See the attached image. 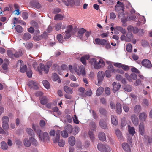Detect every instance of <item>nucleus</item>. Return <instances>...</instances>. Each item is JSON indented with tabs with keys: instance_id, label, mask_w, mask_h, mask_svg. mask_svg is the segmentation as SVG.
I'll return each instance as SVG.
<instances>
[{
	"instance_id": "30",
	"label": "nucleus",
	"mask_w": 152,
	"mask_h": 152,
	"mask_svg": "<svg viewBox=\"0 0 152 152\" xmlns=\"http://www.w3.org/2000/svg\"><path fill=\"white\" fill-rule=\"evenodd\" d=\"M123 88L125 91L128 92H131L132 90V87L129 85H124Z\"/></svg>"
},
{
	"instance_id": "47",
	"label": "nucleus",
	"mask_w": 152,
	"mask_h": 152,
	"mask_svg": "<svg viewBox=\"0 0 152 152\" xmlns=\"http://www.w3.org/2000/svg\"><path fill=\"white\" fill-rule=\"evenodd\" d=\"M68 132L66 130H63L61 132V136L64 138L67 137L68 136Z\"/></svg>"
},
{
	"instance_id": "17",
	"label": "nucleus",
	"mask_w": 152,
	"mask_h": 152,
	"mask_svg": "<svg viewBox=\"0 0 152 152\" xmlns=\"http://www.w3.org/2000/svg\"><path fill=\"white\" fill-rule=\"evenodd\" d=\"M112 85L113 87V90L114 92L118 90L121 87V85L119 83H117L115 82H114Z\"/></svg>"
},
{
	"instance_id": "55",
	"label": "nucleus",
	"mask_w": 152,
	"mask_h": 152,
	"mask_svg": "<svg viewBox=\"0 0 152 152\" xmlns=\"http://www.w3.org/2000/svg\"><path fill=\"white\" fill-rule=\"evenodd\" d=\"M79 128L78 127L74 128L72 132L73 134L74 135H76L79 132Z\"/></svg>"
},
{
	"instance_id": "1",
	"label": "nucleus",
	"mask_w": 152,
	"mask_h": 152,
	"mask_svg": "<svg viewBox=\"0 0 152 152\" xmlns=\"http://www.w3.org/2000/svg\"><path fill=\"white\" fill-rule=\"evenodd\" d=\"M89 63L91 65H93L94 68L96 69H99L105 65V63L103 60L100 59L97 61L96 59L94 58L90 59Z\"/></svg>"
},
{
	"instance_id": "39",
	"label": "nucleus",
	"mask_w": 152,
	"mask_h": 152,
	"mask_svg": "<svg viewBox=\"0 0 152 152\" xmlns=\"http://www.w3.org/2000/svg\"><path fill=\"white\" fill-rule=\"evenodd\" d=\"M141 110V108L140 105H137L134 107V111L135 113H139Z\"/></svg>"
},
{
	"instance_id": "20",
	"label": "nucleus",
	"mask_w": 152,
	"mask_h": 152,
	"mask_svg": "<svg viewBox=\"0 0 152 152\" xmlns=\"http://www.w3.org/2000/svg\"><path fill=\"white\" fill-rule=\"evenodd\" d=\"M147 115L144 112L141 113L139 114V117L140 120L145 121L147 118Z\"/></svg>"
},
{
	"instance_id": "16",
	"label": "nucleus",
	"mask_w": 152,
	"mask_h": 152,
	"mask_svg": "<svg viewBox=\"0 0 152 152\" xmlns=\"http://www.w3.org/2000/svg\"><path fill=\"white\" fill-rule=\"evenodd\" d=\"M89 55H85L80 58V61L83 65H86V60L89 59Z\"/></svg>"
},
{
	"instance_id": "6",
	"label": "nucleus",
	"mask_w": 152,
	"mask_h": 152,
	"mask_svg": "<svg viewBox=\"0 0 152 152\" xmlns=\"http://www.w3.org/2000/svg\"><path fill=\"white\" fill-rule=\"evenodd\" d=\"M114 65L117 67L121 68L124 71H127L129 69V66L126 65L124 64L119 63H115L114 64Z\"/></svg>"
},
{
	"instance_id": "7",
	"label": "nucleus",
	"mask_w": 152,
	"mask_h": 152,
	"mask_svg": "<svg viewBox=\"0 0 152 152\" xmlns=\"http://www.w3.org/2000/svg\"><path fill=\"white\" fill-rule=\"evenodd\" d=\"M78 68V66L76 64H74L73 67L71 65L69 66V69L71 72L73 73L75 72L78 75H80V72L79 71Z\"/></svg>"
},
{
	"instance_id": "41",
	"label": "nucleus",
	"mask_w": 152,
	"mask_h": 152,
	"mask_svg": "<svg viewBox=\"0 0 152 152\" xmlns=\"http://www.w3.org/2000/svg\"><path fill=\"white\" fill-rule=\"evenodd\" d=\"M63 16L60 14H58L55 15L54 19L56 20H61L63 19Z\"/></svg>"
},
{
	"instance_id": "3",
	"label": "nucleus",
	"mask_w": 152,
	"mask_h": 152,
	"mask_svg": "<svg viewBox=\"0 0 152 152\" xmlns=\"http://www.w3.org/2000/svg\"><path fill=\"white\" fill-rule=\"evenodd\" d=\"M36 132L41 141L44 142L45 140H49V137L47 132H45L42 133V131L40 129H37Z\"/></svg>"
},
{
	"instance_id": "54",
	"label": "nucleus",
	"mask_w": 152,
	"mask_h": 152,
	"mask_svg": "<svg viewBox=\"0 0 152 152\" xmlns=\"http://www.w3.org/2000/svg\"><path fill=\"white\" fill-rule=\"evenodd\" d=\"M2 127L5 130H7L9 128L8 123L2 122Z\"/></svg>"
},
{
	"instance_id": "46",
	"label": "nucleus",
	"mask_w": 152,
	"mask_h": 152,
	"mask_svg": "<svg viewBox=\"0 0 152 152\" xmlns=\"http://www.w3.org/2000/svg\"><path fill=\"white\" fill-rule=\"evenodd\" d=\"M15 28L16 31L18 33H21L23 31V28L20 25H17L16 27Z\"/></svg>"
},
{
	"instance_id": "58",
	"label": "nucleus",
	"mask_w": 152,
	"mask_h": 152,
	"mask_svg": "<svg viewBox=\"0 0 152 152\" xmlns=\"http://www.w3.org/2000/svg\"><path fill=\"white\" fill-rule=\"evenodd\" d=\"M117 5L116 6H118L120 7H121V9H124V4L123 3L118 1L117 2Z\"/></svg>"
},
{
	"instance_id": "13",
	"label": "nucleus",
	"mask_w": 152,
	"mask_h": 152,
	"mask_svg": "<svg viewBox=\"0 0 152 152\" xmlns=\"http://www.w3.org/2000/svg\"><path fill=\"white\" fill-rule=\"evenodd\" d=\"M104 76V74L103 71H100L98 72L97 77L98 83L101 82L103 80Z\"/></svg>"
},
{
	"instance_id": "62",
	"label": "nucleus",
	"mask_w": 152,
	"mask_h": 152,
	"mask_svg": "<svg viewBox=\"0 0 152 152\" xmlns=\"http://www.w3.org/2000/svg\"><path fill=\"white\" fill-rule=\"evenodd\" d=\"M129 20H132L134 21H136L137 20V18H136L135 15H130L129 16Z\"/></svg>"
},
{
	"instance_id": "40",
	"label": "nucleus",
	"mask_w": 152,
	"mask_h": 152,
	"mask_svg": "<svg viewBox=\"0 0 152 152\" xmlns=\"http://www.w3.org/2000/svg\"><path fill=\"white\" fill-rule=\"evenodd\" d=\"M115 134L118 139H121L122 138V134L120 130L117 129L115 131Z\"/></svg>"
},
{
	"instance_id": "11",
	"label": "nucleus",
	"mask_w": 152,
	"mask_h": 152,
	"mask_svg": "<svg viewBox=\"0 0 152 152\" xmlns=\"http://www.w3.org/2000/svg\"><path fill=\"white\" fill-rule=\"evenodd\" d=\"M122 146L123 150L126 152H131V150L129 144L126 142H123Z\"/></svg>"
},
{
	"instance_id": "48",
	"label": "nucleus",
	"mask_w": 152,
	"mask_h": 152,
	"mask_svg": "<svg viewBox=\"0 0 152 152\" xmlns=\"http://www.w3.org/2000/svg\"><path fill=\"white\" fill-rule=\"evenodd\" d=\"M58 78L59 77L56 73H54L52 74V79L53 81H56L58 79Z\"/></svg>"
},
{
	"instance_id": "31",
	"label": "nucleus",
	"mask_w": 152,
	"mask_h": 152,
	"mask_svg": "<svg viewBox=\"0 0 152 152\" xmlns=\"http://www.w3.org/2000/svg\"><path fill=\"white\" fill-rule=\"evenodd\" d=\"M115 29L120 31L123 34H125L126 33V30L120 26H117L116 27Z\"/></svg>"
},
{
	"instance_id": "22",
	"label": "nucleus",
	"mask_w": 152,
	"mask_h": 152,
	"mask_svg": "<svg viewBox=\"0 0 152 152\" xmlns=\"http://www.w3.org/2000/svg\"><path fill=\"white\" fill-rule=\"evenodd\" d=\"M116 111L117 113L120 114L122 112L121 105L120 103H117L116 105Z\"/></svg>"
},
{
	"instance_id": "37",
	"label": "nucleus",
	"mask_w": 152,
	"mask_h": 152,
	"mask_svg": "<svg viewBox=\"0 0 152 152\" xmlns=\"http://www.w3.org/2000/svg\"><path fill=\"white\" fill-rule=\"evenodd\" d=\"M32 66L35 70H38L40 73L42 74V72L41 71L39 70L38 66L37 63L35 61L33 62L32 64Z\"/></svg>"
},
{
	"instance_id": "63",
	"label": "nucleus",
	"mask_w": 152,
	"mask_h": 152,
	"mask_svg": "<svg viewBox=\"0 0 152 152\" xmlns=\"http://www.w3.org/2000/svg\"><path fill=\"white\" fill-rule=\"evenodd\" d=\"M33 47V44L31 42H29L26 44V48L28 49L31 48Z\"/></svg>"
},
{
	"instance_id": "57",
	"label": "nucleus",
	"mask_w": 152,
	"mask_h": 152,
	"mask_svg": "<svg viewBox=\"0 0 152 152\" xmlns=\"http://www.w3.org/2000/svg\"><path fill=\"white\" fill-rule=\"evenodd\" d=\"M46 125L45 121L43 120H41L40 121L39 125L42 128H44Z\"/></svg>"
},
{
	"instance_id": "19",
	"label": "nucleus",
	"mask_w": 152,
	"mask_h": 152,
	"mask_svg": "<svg viewBox=\"0 0 152 152\" xmlns=\"http://www.w3.org/2000/svg\"><path fill=\"white\" fill-rule=\"evenodd\" d=\"M79 71L80 72V75L81 74L82 76H85L86 74L85 67L83 66H80L79 68Z\"/></svg>"
},
{
	"instance_id": "42",
	"label": "nucleus",
	"mask_w": 152,
	"mask_h": 152,
	"mask_svg": "<svg viewBox=\"0 0 152 152\" xmlns=\"http://www.w3.org/2000/svg\"><path fill=\"white\" fill-rule=\"evenodd\" d=\"M43 86L45 88L48 89L50 88V86L49 83L46 80H43L42 82Z\"/></svg>"
},
{
	"instance_id": "43",
	"label": "nucleus",
	"mask_w": 152,
	"mask_h": 152,
	"mask_svg": "<svg viewBox=\"0 0 152 152\" xmlns=\"http://www.w3.org/2000/svg\"><path fill=\"white\" fill-rule=\"evenodd\" d=\"M20 72L22 73H24L27 70V66L26 65H21L20 66Z\"/></svg>"
},
{
	"instance_id": "9",
	"label": "nucleus",
	"mask_w": 152,
	"mask_h": 152,
	"mask_svg": "<svg viewBox=\"0 0 152 152\" xmlns=\"http://www.w3.org/2000/svg\"><path fill=\"white\" fill-rule=\"evenodd\" d=\"M131 119L134 125L135 126H137L139 124V120L137 116L135 114L132 115Z\"/></svg>"
},
{
	"instance_id": "14",
	"label": "nucleus",
	"mask_w": 152,
	"mask_h": 152,
	"mask_svg": "<svg viewBox=\"0 0 152 152\" xmlns=\"http://www.w3.org/2000/svg\"><path fill=\"white\" fill-rule=\"evenodd\" d=\"M86 31V30L83 28H80L79 29L78 31V34L80 39H83V34Z\"/></svg>"
},
{
	"instance_id": "34",
	"label": "nucleus",
	"mask_w": 152,
	"mask_h": 152,
	"mask_svg": "<svg viewBox=\"0 0 152 152\" xmlns=\"http://www.w3.org/2000/svg\"><path fill=\"white\" fill-rule=\"evenodd\" d=\"M129 132V133L133 136L135 133V129L134 127H131L129 125H128Z\"/></svg>"
},
{
	"instance_id": "50",
	"label": "nucleus",
	"mask_w": 152,
	"mask_h": 152,
	"mask_svg": "<svg viewBox=\"0 0 152 152\" xmlns=\"http://www.w3.org/2000/svg\"><path fill=\"white\" fill-rule=\"evenodd\" d=\"M30 140L31 141L32 144L34 145H38V142L34 138L31 137L30 138Z\"/></svg>"
},
{
	"instance_id": "15",
	"label": "nucleus",
	"mask_w": 152,
	"mask_h": 152,
	"mask_svg": "<svg viewBox=\"0 0 152 152\" xmlns=\"http://www.w3.org/2000/svg\"><path fill=\"white\" fill-rule=\"evenodd\" d=\"M28 85L31 88L35 90H37L38 89V87L36 83L33 81H31L29 82Z\"/></svg>"
},
{
	"instance_id": "29",
	"label": "nucleus",
	"mask_w": 152,
	"mask_h": 152,
	"mask_svg": "<svg viewBox=\"0 0 152 152\" xmlns=\"http://www.w3.org/2000/svg\"><path fill=\"white\" fill-rule=\"evenodd\" d=\"M31 5L33 7L37 9L41 7L40 4L37 1H32Z\"/></svg>"
},
{
	"instance_id": "53",
	"label": "nucleus",
	"mask_w": 152,
	"mask_h": 152,
	"mask_svg": "<svg viewBox=\"0 0 152 152\" xmlns=\"http://www.w3.org/2000/svg\"><path fill=\"white\" fill-rule=\"evenodd\" d=\"M132 45L130 44H129L127 45L126 49L129 52H131L132 50Z\"/></svg>"
},
{
	"instance_id": "33",
	"label": "nucleus",
	"mask_w": 152,
	"mask_h": 152,
	"mask_svg": "<svg viewBox=\"0 0 152 152\" xmlns=\"http://www.w3.org/2000/svg\"><path fill=\"white\" fill-rule=\"evenodd\" d=\"M99 124L100 126L102 129H105L107 128L106 123L103 120H100Z\"/></svg>"
},
{
	"instance_id": "25",
	"label": "nucleus",
	"mask_w": 152,
	"mask_h": 152,
	"mask_svg": "<svg viewBox=\"0 0 152 152\" xmlns=\"http://www.w3.org/2000/svg\"><path fill=\"white\" fill-rule=\"evenodd\" d=\"M69 143L72 146L74 145L75 143V140L74 137L72 136L69 138Z\"/></svg>"
},
{
	"instance_id": "2",
	"label": "nucleus",
	"mask_w": 152,
	"mask_h": 152,
	"mask_svg": "<svg viewBox=\"0 0 152 152\" xmlns=\"http://www.w3.org/2000/svg\"><path fill=\"white\" fill-rule=\"evenodd\" d=\"M60 131L58 130L56 132V137L55 139H53V142L56 143L58 142V145L61 147H63L64 145L65 142L63 140H59L60 137Z\"/></svg>"
},
{
	"instance_id": "26",
	"label": "nucleus",
	"mask_w": 152,
	"mask_h": 152,
	"mask_svg": "<svg viewBox=\"0 0 152 152\" xmlns=\"http://www.w3.org/2000/svg\"><path fill=\"white\" fill-rule=\"evenodd\" d=\"M64 91L67 93L71 94L73 93L72 88H71L70 87L67 86L64 87Z\"/></svg>"
},
{
	"instance_id": "38",
	"label": "nucleus",
	"mask_w": 152,
	"mask_h": 152,
	"mask_svg": "<svg viewBox=\"0 0 152 152\" xmlns=\"http://www.w3.org/2000/svg\"><path fill=\"white\" fill-rule=\"evenodd\" d=\"M92 94V92L91 89H88L85 91V94L83 95V96H91Z\"/></svg>"
},
{
	"instance_id": "5",
	"label": "nucleus",
	"mask_w": 152,
	"mask_h": 152,
	"mask_svg": "<svg viewBox=\"0 0 152 152\" xmlns=\"http://www.w3.org/2000/svg\"><path fill=\"white\" fill-rule=\"evenodd\" d=\"M52 65V63L50 62H48L45 65H44L42 63L40 64V67L41 69L44 71L47 74L48 73L49 68Z\"/></svg>"
},
{
	"instance_id": "64",
	"label": "nucleus",
	"mask_w": 152,
	"mask_h": 152,
	"mask_svg": "<svg viewBox=\"0 0 152 152\" xmlns=\"http://www.w3.org/2000/svg\"><path fill=\"white\" fill-rule=\"evenodd\" d=\"M2 122L8 123L9 121V118L7 116H4L2 118Z\"/></svg>"
},
{
	"instance_id": "21",
	"label": "nucleus",
	"mask_w": 152,
	"mask_h": 152,
	"mask_svg": "<svg viewBox=\"0 0 152 152\" xmlns=\"http://www.w3.org/2000/svg\"><path fill=\"white\" fill-rule=\"evenodd\" d=\"M64 128L65 130L68 133H71L73 129L72 126L69 124L66 125L65 126Z\"/></svg>"
},
{
	"instance_id": "51",
	"label": "nucleus",
	"mask_w": 152,
	"mask_h": 152,
	"mask_svg": "<svg viewBox=\"0 0 152 152\" xmlns=\"http://www.w3.org/2000/svg\"><path fill=\"white\" fill-rule=\"evenodd\" d=\"M62 25V23H61L56 24L55 26V29L56 31L59 30L61 27Z\"/></svg>"
},
{
	"instance_id": "49",
	"label": "nucleus",
	"mask_w": 152,
	"mask_h": 152,
	"mask_svg": "<svg viewBox=\"0 0 152 152\" xmlns=\"http://www.w3.org/2000/svg\"><path fill=\"white\" fill-rule=\"evenodd\" d=\"M88 135L90 137L91 140L93 141L94 140V135L92 132L91 131H89L88 132Z\"/></svg>"
},
{
	"instance_id": "18",
	"label": "nucleus",
	"mask_w": 152,
	"mask_h": 152,
	"mask_svg": "<svg viewBox=\"0 0 152 152\" xmlns=\"http://www.w3.org/2000/svg\"><path fill=\"white\" fill-rule=\"evenodd\" d=\"M111 121L112 124L114 125H117L118 123V120L116 116L114 115H111Z\"/></svg>"
},
{
	"instance_id": "28",
	"label": "nucleus",
	"mask_w": 152,
	"mask_h": 152,
	"mask_svg": "<svg viewBox=\"0 0 152 152\" xmlns=\"http://www.w3.org/2000/svg\"><path fill=\"white\" fill-rule=\"evenodd\" d=\"M40 103L43 104H45L48 102V99L46 97L44 96H41L40 98Z\"/></svg>"
},
{
	"instance_id": "10",
	"label": "nucleus",
	"mask_w": 152,
	"mask_h": 152,
	"mask_svg": "<svg viewBox=\"0 0 152 152\" xmlns=\"http://www.w3.org/2000/svg\"><path fill=\"white\" fill-rule=\"evenodd\" d=\"M95 42L96 44L101 45H105L107 43L108 40L104 39H101L99 38H97L95 39Z\"/></svg>"
},
{
	"instance_id": "24",
	"label": "nucleus",
	"mask_w": 152,
	"mask_h": 152,
	"mask_svg": "<svg viewBox=\"0 0 152 152\" xmlns=\"http://www.w3.org/2000/svg\"><path fill=\"white\" fill-rule=\"evenodd\" d=\"M0 148L3 150H6L8 146L6 143L4 141H2L0 143Z\"/></svg>"
},
{
	"instance_id": "4",
	"label": "nucleus",
	"mask_w": 152,
	"mask_h": 152,
	"mask_svg": "<svg viewBox=\"0 0 152 152\" xmlns=\"http://www.w3.org/2000/svg\"><path fill=\"white\" fill-rule=\"evenodd\" d=\"M98 150L101 152H110V149L108 145L99 143L97 145Z\"/></svg>"
},
{
	"instance_id": "61",
	"label": "nucleus",
	"mask_w": 152,
	"mask_h": 152,
	"mask_svg": "<svg viewBox=\"0 0 152 152\" xmlns=\"http://www.w3.org/2000/svg\"><path fill=\"white\" fill-rule=\"evenodd\" d=\"M27 76L29 78L31 77L32 76V72L31 70H28L26 72Z\"/></svg>"
},
{
	"instance_id": "56",
	"label": "nucleus",
	"mask_w": 152,
	"mask_h": 152,
	"mask_svg": "<svg viewBox=\"0 0 152 152\" xmlns=\"http://www.w3.org/2000/svg\"><path fill=\"white\" fill-rule=\"evenodd\" d=\"M130 78L133 80H135L137 79V75L134 73H132L130 75Z\"/></svg>"
},
{
	"instance_id": "44",
	"label": "nucleus",
	"mask_w": 152,
	"mask_h": 152,
	"mask_svg": "<svg viewBox=\"0 0 152 152\" xmlns=\"http://www.w3.org/2000/svg\"><path fill=\"white\" fill-rule=\"evenodd\" d=\"M99 111L100 113L103 115H106L107 114V111L104 108L101 107L99 109Z\"/></svg>"
},
{
	"instance_id": "12",
	"label": "nucleus",
	"mask_w": 152,
	"mask_h": 152,
	"mask_svg": "<svg viewBox=\"0 0 152 152\" xmlns=\"http://www.w3.org/2000/svg\"><path fill=\"white\" fill-rule=\"evenodd\" d=\"M145 127L144 124L142 123H140L139 125V132L140 134L143 136L145 133Z\"/></svg>"
},
{
	"instance_id": "23",
	"label": "nucleus",
	"mask_w": 152,
	"mask_h": 152,
	"mask_svg": "<svg viewBox=\"0 0 152 152\" xmlns=\"http://www.w3.org/2000/svg\"><path fill=\"white\" fill-rule=\"evenodd\" d=\"M62 2L66 6H68L69 5L72 6L74 4L73 0H67V1L65 0H63Z\"/></svg>"
},
{
	"instance_id": "59",
	"label": "nucleus",
	"mask_w": 152,
	"mask_h": 152,
	"mask_svg": "<svg viewBox=\"0 0 152 152\" xmlns=\"http://www.w3.org/2000/svg\"><path fill=\"white\" fill-rule=\"evenodd\" d=\"M26 132L29 135L31 136H32L34 134V132L33 130L30 128L27 129Z\"/></svg>"
},
{
	"instance_id": "36",
	"label": "nucleus",
	"mask_w": 152,
	"mask_h": 152,
	"mask_svg": "<svg viewBox=\"0 0 152 152\" xmlns=\"http://www.w3.org/2000/svg\"><path fill=\"white\" fill-rule=\"evenodd\" d=\"M31 37V34L28 33H26L24 34L23 39L24 40H27L29 39Z\"/></svg>"
},
{
	"instance_id": "32",
	"label": "nucleus",
	"mask_w": 152,
	"mask_h": 152,
	"mask_svg": "<svg viewBox=\"0 0 152 152\" xmlns=\"http://www.w3.org/2000/svg\"><path fill=\"white\" fill-rule=\"evenodd\" d=\"M104 88L101 87H99L97 90L96 94L97 96H99L103 93Z\"/></svg>"
},
{
	"instance_id": "35",
	"label": "nucleus",
	"mask_w": 152,
	"mask_h": 152,
	"mask_svg": "<svg viewBox=\"0 0 152 152\" xmlns=\"http://www.w3.org/2000/svg\"><path fill=\"white\" fill-rule=\"evenodd\" d=\"M24 145L26 147H28L31 146V143L28 139L26 138L24 140Z\"/></svg>"
},
{
	"instance_id": "8",
	"label": "nucleus",
	"mask_w": 152,
	"mask_h": 152,
	"mask_svg": "<svg viewBox=\"0 0 152 152\" xmlns=\"http://www.w3.org/2000/svg\"><path fill=\"white\" fill-rule=\"evenodd\" d=\"M141 64L142 66L148 68H150L152 67V64L148 59H145L142 60Z\"/></svg>"
},
{
	"instance_id": "27",
	"label": "nucleus",
	"mask_w": 152,
	"mask_h": 152,
	"mask_svg": "<svg viewBox=\"0 0 152 152\" xmlns=\"http://www.w3.org/2000/svg\"><path fill=\"white\" fill-rule=\"evenodd\" d=\"M98 137L100 140L102 141H104L106 139L105 134L103 132H100L99 133Z\"/></svg>"
},
{
	"instance_id": "52",
	"label": "nucleus",
	"mask_w": 152,
	"mask_h": 152,
	"mask_svg": "<svg viewBox=\"0 0 152 152\" xmlns=\"http://www.w3.org/2000/svg\"><path fill=\"white\" fill-rule=\"evenodd\" d=\"M57 38L58 41L60 43H62L63 41V37L61 34L57 35Z\"/></svg>"
},
{
	"instance_id": "60",
	"label": "nucleus",
	"mask_w": 152,
	"mask_h": 152,
	"mask_svg": "<svg viewBox=\"0 0 152 152\" xmlns=\"http://www.w3.org/2000/svg\"><path fill=\"white\" fill-rule=\"evenodd\" d=\"M141 80L139 79H137L135 81V83H134V85L135 86H137L139 85H140L141 84Z\"/></svg>"
},
{
	"instance_id": "45",
	"label": "nucleus",
	"mask_w": 152,
	"mask_h": 152,
	"mask_svg": "<svg viewBox=\"0 0 152 152\" xmlns=\"http://www.w3.org/2000/svg\"><path fill=\"white\" fill-rule=\"evenodd\" d=\"M7 53L9 57L13 58H14V52L13 50H8L7 51Z\"/></svg>"
}]
</instances>
